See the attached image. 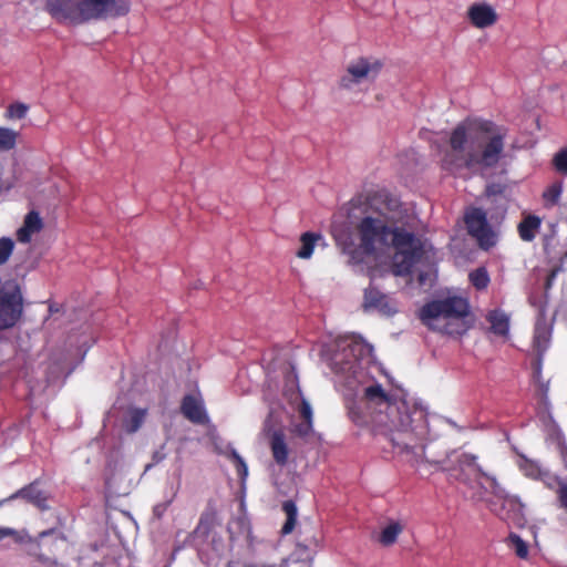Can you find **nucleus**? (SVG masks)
<instances>
[{"label":"nucleus","instance_id":"1","mask_svg":"<svg viewBox=\"0 0 567 567\" xmlns=\"http://www.w3.org/2000/svg\"><path fill=\"white\" fill-rule=\"evenodd\" d=\"M340 377L350 421L389 442L393 453L419 463L426 460V445L437 437L426 409L403 392L386 389L390 378L374 360L373 348L361 337L346 336L336 342L329 359Z\"/></svg>","mask_w":567,"mask_h":567},{"label":"nucleus","instance_id":"2","mask_svg":"<svg viewBox=\"0 0 567 567\" xmlns=\"http://www.w3.org/2000/svg\"><path fill=\"white\" fill-rule=\"evenodd\" d=\"M425 224L389 195L354 198L332 216L331 235L340 248H424Z\"/></svg>","mask_w":567,"mask_h":567},{"label":"nucleus","instance_id":"3","mask_svg":"<svg viewBox=\"0 0 567 567\" xmlns=\"http://www.w3.org/2000/svg\"><path fill=\"white\" fill-rule=\"evenodd\" d=\"M507 130L492 121L470 117L451 132L449 150L441 158L442 167L450 172L462 168H492L499 162Z\"/></svg>","mask_w":567,"mask_h":567},{"label":"nucleus","instance_id":"4","mask_svg":"<svg viewBox=\"0 0 567 567\" xmlns=\"http://www.w3.org/2000/svg\"><path fill=\"white\" fill-rule=\"evenodd\" d=\"M440 468L447 472L451 476L474 488L476 484L478 487L480 498L484 495L491 494L498 503L499 507L496 508V503L491 504V509L497 516L507 522L509 525L523 527L526 524L524 514V504L517 495L511 494L498 482L496 476L483 471L477 463V456L454 450L446 454L443 460L435 461Z\"/></svg>","mask_w":567,"mask_h":567},{"label":"nucleus","instance_id":"5","mask_svg":"<svg viewBox=\"0 0 567 567\" xmlns=\"http://www.w3.org/2000/svg\"><path fill=\"white\" fill-rule=\"evenodd\" d=\"M470 303L466 297L449 289L445 297L425 303L421 311L422 322L430 329L447 336H462L470 329Z\"/></svg>","mask_w":567,"mask_h":567},{"label":"nucleus","instance_id":"6","mask_svg":"<svg viewBox=\"0 0 567 567\" xmlns=\"http://www.w3.org/2000/svg\"><path fill=\"white\" fill-rule=\"evenodd\" d=\"M348 261L357 272L375 277L388 270L395 276L409 275L415 264L424 258L426 250H346Z\"/></svg>","mask_w":567,"mask_h":567},{"label":"nucleus","instance_id":"7","mask_svg":"<svg viewBox=\"0 0 567 567\" xmlns=\"http://www.w3.org/2000/svg\"><path fill=\"white\" fill-rule=\"evenodd\" d=\"M382 63L371 56H359L350 61L344 74L340 78V87L355 91L361 84L373 82L379 75Z\"/></svg>","mask_w":567,"mask_h":567},{"label":"nucleus","instance_id":"8","mask_svg":"<svg viewBox=\"0 0 567 567\" xmlns=\"http://www.w3.org/2000/svg\"><path fill=\"white\" fill-rule=\"evenodd\" d=\"M23 298L19 285L6 282L0 289V329L12 328L21 318Z\"/></svg>","mask_w":567,"mask_h":567},{"label":"nucleus","instance_id":"9","mask_svg":"<svg viewBox=\"0 0 567 567\" xmlns=\"http://www.w3.org/2000/svg\"><path fill=\"white\" fill-rule=\"evenodd\" d=\"M128 10V0H83V23L90 20L122 17Z\"/></svg>","mask_w":567,"mask_h":567},{"label":"nucleus","instance_id":"10","mask_svg":"<svg viewBox=\"0 0 567 567\" xmlns=\"http://www.w3.org/2000/svg\"><path fill=\"white\" fill-rule=\"evenodd\" d=\"M286 388V394L289 395L291 402L298 404L299 415L303 420L300 424L295 425V432L300 436H307L312 432V408L301 395L293 368L287 374Z\"/></svg>","mask_w":567,"mask_h":567},{"label":"nucleus","instance_id":"11","mask_svg":"<svg viewBox=\"0 0 567 567\" xmlns=\"http://www.w3.org/2000/svg\"><path fill=\"white\" fill-rule=\"evenodd\" d=\"M465 224L481 248H491L497 244V233L487 224L486 214L480 208H472L465 214Z\"/></svg>","mask_w":567,"mask_h":567},{"label":"nucleus","instance_id":"12","mask_svg":"<svg viewBox=\"0 0 567 567\" xmlns=\"http://www.w3.org/2000/svg\"><path fill=\"white\" fill-rule=\"evenodd\" d=\"M83 0H47V10L53 19L64 24L83 23Z\"/></svg>","mask_w":567,"mask_h":567},{"label":"nucleus","instance_id":"13","mask_svg":"<svg viewBox=\"0 0 567 567\" xmlns=\"http://www.w3.org/2000/svg\"><path fill=\"white\" fill-rule=\"evenodd\" d=\"M467 18L475 28L485 29L496 23L498 14L491 4L475 2L468 7Z\"/></svg>","mask_w":567,"mask_h":567},{"label":"nucleus","instance_id":"14","mask_svg":"<svg viewBox=\"0 0 567 567\" xmlns=\"http://www.w3.org/2000/svg\"><path fill=\"white\" fill-rule=\"evenodd\" d=\"M544 265L539 267V271L546 274L545 289L547 290L556 275L563 269V265L567 261V250H543Z\"/></svg>","mask_w":567,"mask_h":567},{"label":"nucleus","instance_id":"15","mask_svg":"<svg viewBox=\"0 0 567 567\" xmlns=\"http://www.w3.org/2000/svg\"><path fill=\"white\" fill-rule=\"evenodd\" d=\"M363 307L365 311H377L386 316L396 312V308L390 302L389 297L372 287L364 291Z\"/></svg>","mask_w":567,"mask_h":567},{"label":"nucleus","instance_id":"16","mask_svg":"<svg viewBox=\"0 0 567 567\" xmlns=\"http://www.w3.org/2000/svg\"><path fill=\"white\" fill-rule=\"evenodd\" d=\"M182 412L194 423H205L208 420L204 402L198 395H186L182 402Z\"/></svg>","mask_w":567,"mask_h":567},{"label":"nucleus","instance_id":"17","mask_svg":"<svg viewBox=\"0 0 567 567\" xmlns=\"http://www.w3.org/2000/svg\"><path fill=\"white\" fill-rule=\"evenodd\" d=\"M518 467L526 477L533 480H542L549 487H551V481H558L556 477H551L536 461L529 460L525 456H520L518 461Z\"/></svg>","mask_w":567,"mask_h":567},{"label":"nucleus","instance_id":"18","mask_svg":"<svg viewBox=\"0 0 567 567\" xmlns=\"http://www.w3.org/2000/svg\"><path fill=\"white\" fill-rule=\"evenodd\" d=\"M42 228V219L35 212L27 214L23 225L17 230L18 241L20 244H28L31 237L39 233Z\"/></svg>","mask_w":567,"mask_h":567},{"label":"nucleus","instance_id":"19","mask_svg":"<svg viewBox=\"0 0 567 567\" xmlns=\"http://www.w3.org/2000/svg\"><path fill=\"white\" fill-rule=\"evenodd\" d=\"M270 450L275 462L284 466L288 462L289 447L281 432H274L270 440Z\"/></svg>","mask_w":567,"mask_h":567},{"label":"nucleus","instance_id":"20","mask_svg":"<svg viewBox=\"0 0 567 567\" xmlns=\"http://www.w3.org/2000/svg\"><path fill=\"white\" fill-rule=\"evenodd\" d=\"M16 496H22V497L27 498L29 502L34 504L40 509L48 508V506H47L48 494L45 491L40 488L38 483H33V484L29 485L28 487L21 489L13 497H16Z\"/></svg>","mask_w":567,"mask_h":567},{"label":"nucleus","instance_id":"21","mask_svg":"<svg viewBox=\"0 0 567 567\" xmlns=\"http://www.w3.org/2000/svg\"><path fill=\"white\" fill-rule=\"evenodd\" d=\"M550 334V328L548 324L545 321L538 320L535 327L534 347L538 352L539 360L549 347Z\"/></svg>","mask_w":567,"mask_h":567},{"label":"nucleus","instance_id":"22","mask_svg":"<svg viewBox=\"0 0 567 567\" xmlns=\"http://www.w3.org/2000/svg\"><path fill=\"white\" fill-rule=\"evenodd\" d=\"M491 330L501 337H507L509 332V317L502 310H493L487 315Z\"/></svg>","mask_w":567,"mask_h":567},{"label":"nucleus","instance_id":"23","mask_svg":"<svg viewBox=\"0 0 567 567\" xmlns=\"http://www.w3.org/2000/svg\"><path fill=\"white\" fill-rule=\"evenodd\" d=\"M146 409H130L124 421L123 427L127 433H135L144 423L146 417Z\"/></svg>","mask_w":567,"mask_h":567},{"label":"nucleus","instance_id":"24","mask_svg":"<svg viewBox=\"0 0 567 567\" xmlns=\"http://www.w3.org/2000/svg\"><path fill=\"white\" fill-rule=\"evenodd\" d=\"M402 530L401 523L392 520L382 529L379 540L383 546H391L396 542Z\"/></svg>","mask_w":567,"mask_h":567},{"label":"nucleus","instance_id":"25","mask_svg":"<svg viewBox=\"0 0 567 567\" xmlns=\"http://www.w3.org/2000/svg\"><path fill=\"white\" fill-rule=\"evenodd\" d=\"M540 220L535 216L525 218L519 224V235L524 240H532L535 237L537 229L539 228Z\"/></svg>","mask_w":567,"mask_h":567},{"label":"nucleus","instance_id":"26","mask_svg":"<svg viewBox=\"0 0 567 567\" xmlns=\"http://www.w3.org/2000/svg\"><path fill=\"white\" fill-rule=\"evenodd\" d=\"M282 508L287 515V520L284 524L281 532L284 535H288L293 530L296 526L298 511L296 504L291 501L285 502Z\"/></svg>","mask_w":567,"mask_h":567},{"label":"nucleus","instance_id":"27","mask_svg":"<svg viewBox=\"0 0 567 567\" xmlns=\"http://www.w3.org/2000/svg\"><path fill=\"white\" fill-rule=\"evenodd\" d=\"M19 133L14 130L0 126V151H11L17 145Z\"/></svg>","mask_w":567,"mask_h":567},{"label":"nucleus","instance_id":"28","mask_svg":"<svg viewBox=\"0 0 567 567\" xmlns=\"http://www.w3.org/2000/svg\"><path fill=\"white\" fill-rule=\"evenodd\" d=\"M470 282L477 289L484 290L487 288L491 279L487 270L484 267H480L468 275Z\"/></svg>","mask_w":567,"mask_h":567},{"label":"nucleus","instance_id":"29","mask_svg":"<svg viewBox=\"0 0 567 567\" xmlns=\"http://www.w3.org/2000/svg\"><path fill=\"white\" fill-rule=\"evenodd\" d=\"M508 546L515 551V554L525 559L528 556V545L517 534L511 533L508 536Z\"/></svg>","mask_w":567,"mask_h":567},{"label":"nucleus","instance_id":"30","mask_svg":"<svg viewBox=\"0 0 567 567\" xmlns=\"http://www.w3.org/2000/svg\"><path fill=\"white\" fill-rule=\"evenodd\" d=\"M300 248H315L317 246H327L324 237L320 233L307 231L300 237Z\"/></svg>","mask_w":567,"mask_h":567},{"label":"nucleus","instance_id":"31","mask_svg":"<svg viewBox=\"0 0 567 567\" xmlns=\"http://www.w3.org/2000/svg\"><path fill=\"white\" fill-rule=\"evenodd\" d=\"M563 193V183L557 182L551 184L543 194L544 200L549 205L558 203Z\"/></svg>","mask_w":567,"mask_h":567},{"label":"nucleus","instance_id":"32","mask_svg":"<svg viewBox=\"0 0 567 567\" xmlns=\"http://www.w3.org/2000/svg\"><path fill=\"white\" fill-rule=\"evenodd\" d=\"M9 536L13 537L17 543H25L31 540L29 534L24 530L18 532L10 527H0V542Z\"/></svg>","mask_w":567,"mask_h":567},{"label":"nucleus","instance_id":"33","mask_svg":"<svg viewBox=\"0 0 567 567\" xmlns=\"http://www.w3.org/2000/svg\"><path fill=\"white\" fill-rule=\"evenodd\" d=\"M28 113V106L23 103H13L11 104L6 113V117L8 118H23Z\"/></svg>","mask_w":567,"mask_h":567},{"label":"nucleus","instance_id":"34","mask_svg":"<svg viewBox=\"0 0 567 567\" xmlns=\"http://www.w3.org/2000/svg\"><path fill=\"white\" fill-rule=\"evenodd\" d=\"M437 271L436 269H429L427 271H420L419 274V284L422 287H431L436 280Z\"/></svg>","mask_w":567,"mask_h":567},{"label":"nucleus","instance_id":"35","mask_svg":"<svg viewBox=\"0 0 567 567\" xmlns=\"http://www.w3.org/2000/svg\"><path fill=\"white\" fill-rule=\"evenodd\" d=\"M231 456L236 463L237 473H238L239 477L241 478V481L244 482L248 476V466H247L246 462L241 458V456L236 451L231 452Z\"/></svg>","mask_w":567,"mask_h":567},{"label":"nucleus","instance_id":"36","mask_svg":"<svg viewBox=\"0 0 567 567\" xmlns=\"http://www.w3.org/2000/svg\"><path fill=\"white\" fill-rule=\"evenodd\" d=\"M554 165L559 173L567 174V148L555 155Z\"/></svg>","mask_w":567,"mask_h":567},{"label":"nucleus","instance_id":"37","mask_svg":"<svg viewBox=\"0 0 567 567\" xmlns=\"http://www.w3.org/2000/svg\"><path fill=\"white\" fill-rule=\"evenodd\" d=\"M557 495L560 506L567 512V483L558 481Z\"/></svg>","mask_w":567,"mask_h":567},{"label":"nucleus","instance_id":"38","mask_svg":"<svg viewBox=\"0 0 567 567\" xmlns=\"http://www.w3.org/2000/svg\"><path fill=\"white\" fill-rule=\"evenodd\" d=\"M166 458L165 446L162 445L158 450H156L152 455V463L146 465V470H150L153 465H156Z\"/></svg>","mask_w":567,"mask_h":567},{"label":"nucleus","instance_id":"39","mask_svg":"<svg viewBox=\"0 0 567 567\" xmlns=\"http://www.w3.org/2000/svg\"><path fill=\"white\" fill-rule=\"evenodd\" d=\"M14 243L10 237H2L0 239V248H13Z\"/></svg>","mask_w":567,"mask_h":567},{"label":"nucleus","instance_id":"40","mask_svg":"<svg viewBox=\"0 0 567 567\" xmlns=\"http://www.w3.org/2000/svg\"><path fill=\"white\" fill-rule=\"evenodd\" d=\"M313 250H298L297 256L300 259H310Z\"/></svg>","mask_w":567,"mask_h":567},{"label":"nucleus","instance_id":"41","mask_svg":"<svg viewBox=\"0 0 567 567\" xmlns=\"http://www.w3.org/2000/svg\"><path fill=\"white\" fill-rule=\"evenodd\" d=\"M12 250H0V265L9 260Z\"/></svg>","mask_w":567,"mask_h":567},{"label":"nucleus","instance_id":"42","mask_svg":"<svg viewBox=\"0 0 567 567\" xmlns=\"http://www.w3.org/2000/svg\"><path fill=\"white\" fill-rule=\"evenodd\" d=\"M178 489H179V483L176 486H172V494H171V497L167 499L168 504L172 503L173 499L176 497Z\"/></svg>","mask_w":567,"mask_h":567},{"label":"nucleus","instance_id":"43","mask_svg":"<svg viewBox=\"0 0 567 567\" xmlns=\"http://www.w3.org/2000/svg\"><path fill=\"white\" fill-rule=\"evenodd\" d=\"M458 252L460 254L455 257L457 264H460L461 259L465 258L464 252H466V250H458Z\"/></svg>","mask_w":567,"mask_h":567},{"label":"nucleus","instance_id":"44","mask_svg":"<svg viewBox=\"0 0 567 567\" xmlns=\"http://www.w3.org/2000/svg\"><path fill=\"white\" fill-rule=\"evenodd\" d=\"M53 533H54V530H53V529L44 530V532L40 533L39 537H40V538H44L45 536L51 535V534H53Z\"/></svg>","mask_w":567,"mask_h":567},{"label":"nucleus","instance_id":"45","mask_svg":"<svg viewBox=\"0 0 567 567\" xmlns=\"http://www.w3.org/2000/svg\"><path fill=\"white\" fill-rule=\"evenodd\" d=\"M425 229L427 230L426 226H425ZM425 238H427V231L425 233ZM427 246H429V249H432V246L430 245L429 239H426V245L424 246V248H427Z\"/></svg>","mask_w":567,"mask_h":567}]
</instances>
